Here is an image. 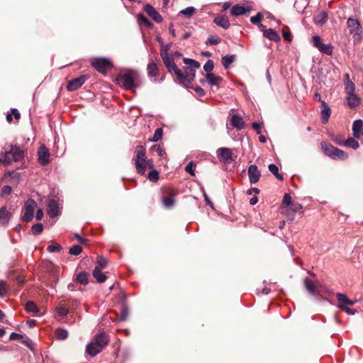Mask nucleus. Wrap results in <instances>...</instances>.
<instances>
[{"instance_id":"nucleus-1","label":"nucleus","mask_w":363,"mask_h":363,"mask_svg":"<svg viewBox=\"0 0 363 363\" xmlns=\"http://www.w3.org/2000/svg\"><path fill=\"white\" fill-rule=\"evenodd\" d=\"M116 81L118 85L128 90L138 87L142 83L138 72L131 69L118 74Z\"/></svg>"},{"instance_id":"nucleus-2","label":"nucleus","mask_w":363,"mask_h":363,"mask_svg":"<svg viewBox=\"0 0 363 363\" xmlns=\"http://www.w3.org/2000/svg\"><path fill=\"white\" fill-rule=\"evenodd\" d=\"M109 339L105 333L96 335L91 342L86 347V352L94 357L99 354L103 348L108 343Z\"/></svg>"},{"instance_id":"nucleus-3","label":"nucleus","mask_w":363,"mask_h":363,"mask_svg":"<svg viewBox=\"0 0 363 363\" xmlns=\"http://www.w3.org/2000/svg\"><path fill=\"white\" fill-rule=\"evenodd\" d=\"M347 27L354 43H359L362 39V28L360 22L357 19L349 18L347 21Z\"/></svg>"},{"instance_id":"nucleus-4","label":"nucleus","mask_w":363,"mask_h":363,"mask_svg":"<svg viewBox=\"0 0 363 363\" xmlns=\"http://www.w3.org/2000/svg\"><path fill=\"white\" fill-rule=\"evenodd\" d=\"M146 149L143 146H137L135 150V166L140 174H145L146 172Z\"/></svg>"},{"instance_id":"nucleus-5","label":"nucleus","mask_w":363,"mask_h":363,"mask_svg":"<svg viewBox=\"0 0 363 363\" xmlns=\"http://www.w3.org/2000/svg\"><path fill=\"white\" fill-rule=\"evenodd\" d=\"M322 148L323 150L324 153L334 159V160H346L348 157L347 154L344 151L334 147L332 145L322 143Z\"/></svg>"},{"instance_id":"nucleus-6","label":"nucleus","mask_w":363,"mask_h":363,"mask_svg":"<svg viewBox=\"0 0 363 363\" xmlns=\"http://www.w3.org/2000/svg\"><path fill=\"white\" fill-rule=\"evenodd\" d=\"M37 206L36 202L33 199H28L25 202L22 208L21 219L24 222L31 221L34 216V210Z\"/></svg>"},{"instance_id":"nucleus-7","label":"nucleus","mask_w":363,"mask_h":363,"mask_svg":"<svg viewBox=\"0 0 363 363\" xmlns=\"http://www.w3.org/2000/svg\"><path fill=\"white\" fill-rule=\"evenodd\" d=\"M160 55H161L163 62H164L166 67L167 68L168 71L169 72L173 71L177 77L178 75L180 76L181 75V69H179L177 67V66L174 63V60L172 58V57L168 53H167V50H165L164 52H163V50H162L160 52Z\"/></svg>"},{"instance_id":"nucleus-8","label":"nucleus","mask_w":363,"mask_h":363,"mask_svg":"<svg viewBox=\"0 0 363 363\" xmlns=\"http://www.w3.org/2000/svg\"><path fill=\"white\" fill-rule=\"evenodd\" d=\"M92 66L99 72L105 73L113 66L111 62L106 58H96L93 60Z\"/></svg>"},{"instance_id":"nucleus-9","label":"nucleus","mask_w":363,"mask_h":363,"mask_svg":"<svg viewBox=\"0 0 363 363\" xmlns=\"http://www.w3.org/2000/svg\"><path fill=\"white\" fill-rule=\"evenodd\" d=\"M195 77V69L187 67L184 74L181 71V75L177 76L178 80L184 86H187Z\"/></svg>"},{"instance_id":"nucleus-10","label":"nucleus","mask_w":363,"mask_h":363,"mask_svg":"<svg viewBox=\"0 0 363 363\" xmlns=\"http://www.w3.org/2000/svg\"><path fill=\"white\" fill-rule=\"evenodd\" d=\"M313 43L320 52L327 55H331L333 53V47L330 45L323 43L321 38L318 35L313 37Z\"/></svg>"},{"instance_id":"nucleus-11","label":"nucleus","mask_w":363,"mask_h":363,"mask_svg":"<svg viewBox=\"0 0 363 363\" xmlns=\"http://www.w3.org/2000/svg\"><path fill=\"white\" fill-rule=\"evenodd\" d=\"M219 160L225 163H230L233 161L232 150L228 147H220L216 151Z\"/></svg>"},{"instance_id":"nucleus-12","label":"nucleus","mask_w":363,"mask_h":363,"mask_svg":"<svg viewBox=\"0 0 363 363\" xmlns=\"http://www.w3.org/2000/svg\"><path fill=\"white\" fill-rule=\"evenodd\" d=\"M87 79L86 75H81L79 77L74 78L69 81L67 89L69 91H75L80 88Z\"/></svg>"},{"instance_id":"nucleus-13","label":"nucleus","mask_w":363,"mask_h":363,"mask_svg":"<svg viewBox=\"0 0 363 363\" xmlns=\"http://www.w3.org/2000/svg\"><path fill=\"white\" fill-rule=\"evenodd\" d=\"M144 11L156 23H161L163 21L162 16L150 4H147L144 6Z\"/></svg>"},{"instance_id":"nucleus-14","label":"nucleus","mask_w":363,"mask_h":363,"mask_svg":"<svg viewBox=\"0 0 363 363\" xmlns=\"http://www.w3.org/2000/svg\"><path fill=\"white\" fill-rule=\"evenodd\" d=\"M38 162L42 165H45L49 162L50 160V152L49 150L45 146L41 145L38 151Z\"/></svg>"},{"instance_id":"nucleus-15","label":"nucleus","mask_w":363,"mask_h":363,"mask_svg":"<svg viewBox=\"0 0 363 363\" xmlns=\"http://www.w3.org/2000/svg\"><path fill=\"white\" fill-rule=\"evenodd\" d=\"M248 176L250 184H256L260 178V172L257 167L255 164H251L248 168Z\"/></svg>"},{"instance_id":"nucleus-16","label":"nucleus","mask_w":363,"mask_h":363,"mask_svg":"<svg viewBox=\"0 0 363 363\" xmlns=\"http://www.w3.org/2000/svg\"><path fill=\"white\" fill-rule=\"evenodd\" d=\"M336 297L338 301V307L340 308L342 307H348V306H353L357 302V301L350 300L348 297L344 294L338 293L337 294Z\"/></svg>"},{"instance_id":"nucleus-17","label":"nucleus","mask_w":363,"mask_h":363,"mask_svg":"<svg viewBox=\"0 0 363 363\" xmlns=\"http://www.w3.org/2000/svg\"><path fill=\"white\" fill-rule=\"evenodd\" d=\"M353 136L355 138H359L363 135V121L362 120H356L352 125Z\"/></svg>"},{"instance_id":"nucleus-18","label":"nucleus","mask_w":363,"mask_h":363,"mask_svg":"<svg viewBox=\"0 0 363 363\" xmlns=\"http://www.w3.org/2000/svg\"><path fill=\"white\" fill-rule=\"evenodd\" d=\"M9 152L12 156V160L14 162L21 160L24 155L23 151L17 146H12Z\"/></svg>"},{"instance_id":"nucleus-19","label":"nucleus","mask_w":363,"mask_h":363,"mask_svg":"<svg viewBox=\"0 0 363 363\" xmlns=\"http://www.w3.org/2000/svg\"><path fill=\"white\" fill-rule=\"evenodd\" d=\"M48 214L51 217H56L59 214V206L56 201L50 200L48 205Z\"/></svg>"},{"instance_id":"nucleus-20","label":"nucleus","mask_w":363,"mask_h":363,"mask_svg":"<svg viewBox=\"0 0 363 363\" xmlns=\"http://www.w3.org/2000/svg\"><path fill=\"white\" fill-rule=\"evenodd\" d=\"M345 103L350 108H354L359 106L360 99L355 94L347 95L345 98Z\"/></svg>"},{"instance_id":"nucleus-21","label":"nucleus","mask_w":363,"mask_h":363,"mask_svg":"<svg viewBox=\"0 0 363 363\" xmlns=\"http://www.w3.org/2000/svg\"><path fill=\"white\" fill-rule=\"evenodd\" d=\"M263 35L269 40L274 42H279L281 40L279 33L272 28L265 29L263 30Z\"/></svg>"},{"instance_id":"nucleus-22","label":"nucleus","mask_w":363,"mask_h":363,"mask_svg":"<svg viewBox=\"0 0 363 363\" xmlns=\"http://www.w3.org/2000/svg\"><path fill=\"white\" fill-rule=\"evenodd\" d=\"M321 106L323 108L321 111L322 121L323 123H326L330 116L331 110L325 101H321Z\"/></svg>"},{"instance_id":"nucleus-23","label":"nucleus","mask_w":363,"mask_h":363,"mask_svg":"<svg viewBox=\"0 0 363 363\" xmlns=\"http://www.w3.org/2000/svg\"><path fill=\"white\" fill-rule=\"evenodd\" d=\"M304 286L306 290L312 295L318 294L317 285L309 278L306 277L303 280Z\"/></svg>"},{"instance_id":"nucleus-24","label":"nucleus","mask_w":363,"mask_h":363,"mask_svg":"<svg viewBox=\"0 0 363 363\" xmlns=\"http://www.w3.org/2000/svg\"><path fill=\"white\" fill-rule=\"evenodd\" d=\"M213 21L218 26L224 29H228L230 25L228 18L225 16H218L214 18Z\"/></svg>"},{"instance_id":"nucleus-25","label":"nucleus","mask_w":363,"mask_h":363,"mask_svg":"<svg viewBox=\"0 0 363 363\" xmlns=\"http://www.w3.org/2000/svg\"><path fill=\"white\" fill-rule=\"evenodd\" d=\"M250 11V7H245L240 5H235L231 9V14L234 16L243 15Z\"/></svg>"},{"instance_id":"nucleus-26","label":"nucleus","mask_w":363,"mask_h":363,"mask_svg":"<svg viewBox=\"0 0 363 363\" xmlns=\"http://www.w3.org/2000/svg\"><path fill=\"white\" fill-rule=\"evenodd\" d=\"M11 218V213L6 209V207H1L0 208V225H6Z\"/></svg>"},{"instance_id":"nucleus-27","label":"nucleus","mask_w":363,"mask_h":363,"mask_svg":"<svg viewBox=\"0 0 363 363\" xmlns=\"http://www.w3.org/2000/svg\"><path fill=\"white\" fill-rule=\"evenodd\" d=\"M147 73L150 77H156L158 75L157 65L152 60H150L147 65Z\"/></svg>"},{"instance_id":"nucleus-28","label":"nucleus","mask_w":363,"mask_h":363,"mask_svg":"<svg viewBox=\"0 0 363 363\" xmlns=\"http://www.w3.org/2000/svg\"><path fill=\"white\" fill-rule=\"evenodd\" d=\"M231 123L233 127L236 128L238 130L242 129L245 125L242 118L238 115H233L232 116Z\"/></svg>"},{"instance_id":"nucleus-29","label":"nucleus","mask_w":363,"mask_h":363,"mask_svg":"<svg viewBox=\"0 0 363 363\" xmlns=\"http://www.w3.org/2000/svg\"><path fill=\"white\" fill-rule=\"evenodd\" d=\"M93 277L97 280L99 283H103L106 280V276L101 272V269L99 268H94L93 270Z\"/></svg>"},{"instance_id":"nucleus-30","label":"nucleus","mask_w":363,"mask_h":363,"mask_svg":"<svg viewBox=\"0 0 363 363\" xmlns=\"http://www.w3.org/2000/svg\"><path fill=\"white\" fill-rule=\"evenodd\" d=\"M206 79L208 84L211 86L218 85L222 80L221 77L216 76L213 73H207Z\"/></svg>"},{"instance_id":"nucleus-31","label":"nucleus","mask_w":363,"mask_h":363,"mask_svg":"<svg viewBox=\"0 0 363 363\" xmlns=\"http://www.w3.org/2000/svg\"><path fill=\"white\" fill-rule=\"evenodd\" d=\"M328 20V13L326 12H321L314 18V23L318 25H322Z\"/></svg>"},{"instance_id":"nucleus-32","label":"nucleus","mask_w":363,"mask_h":363,"mask_svg":"<svg viewBox=\"0 0 363 363\" xmlns=\"http://www.w3.org/2000/svg\"><path fill=\"white\" fill-rule=\"evenodd\" d=\"M344 85L347 96L355 94V85L352 81L344 82Z\"/></svg>"},{"instance_id":"nucleus-33","label":"nucleus","mask_w":363,"mask_h":363,"mask_svg":"<svg viewBox=\"0 0 363 363\" xmlns=\"http://www.w3.org/2000/svg\"><path fill=\"white\" fill-rule=\"evenodd\" d=\"M12 161V156L11 155L9 152H6L5 153L0 154V163H3L4 165H8Z\"/></svg>"},{"instance_id":"nucleus-34","label":"nucleus","mask_w":363,"mask_h":363,"mask_svg":"<svg viewBox=\"0 0 363 363\" xmlns=\"http://www.w3.org/2000/svg\"><path fill=\"white\" fill-rule=\"evenodd\" d=\"M235 55H225L222 57V64L225 69L229 68L230 65L234 62Z\"/></svg>"},{"instance_id":"nucleus-35","label":"nucleus","mask_w":363,"mask_h":363,"mask_svg":"<svg viewBox=\"0 0 363 363\" xmlns=\"http://www.w3.org/2000/svg\"><path fill=\"white\" fill-rule=\"evenodd\" d=\"M137 19L140 23L145 24L149 28L153 26V24L143 13L138 14Z\"/></svg>"},{"instance_id":"nucleus-36","label":"nucleus","mask_w":363,"mask_h":363,"mask_svg":"<svg viewBox=\"0 0 363 363\" xmlns=\"http://www.w3.org/2000/svg\"><path fill=\"white\" fill-rule=\"evenodd\" d=\"M269 170L276 177L277 179L279 180H283V176L279 173V168L276 164H270L269 165Z\"/></svg>"},{"instance_id":"nucleus-37","label":"nucleus","mask_w":363,"mask_h":363,"mask_svg":"<svg viewBox=\"0 0 363 363\" xmlns=\"http://www.w3.org/2000/svg\"><path fill=\"white\" fill-rule=\"evenodd\" d=\"M345 145L351 147L354 150H357L359 146V143L354 138H348L345 142Z\"/></svg>"},{"instance_id":"nucleus-38","label":"nucleus","mask_w":363,"mask_h":363,"mask_svg":"<svg viewBox=\"0 0 363 363\" xmlns=\"http://www.w3.org/2000/svg\"><path fill=\"white\" fill-rule=\"evenodd\" d=\"M183 61H184V64H186L190 67L189 68L196 69L200 67L199 62L194 60L189 59V58H184L183 60Z\"/></svg>"},{"instance_id":"nucleus-39","label":"nucleus","mask_w":363,"mask_h":363,"mask_svg":"<svg viewBox=\"0 0 363 363\" xmlns=\"http://www.w3.org/2000/svg\"><path fill=\"white\" fill-rule=\"evenodd\" d=\"M77 281L84 285L88 284V274L86 272H81L77 277Z\"/></svg>"},{"instance_id":"nucleus-40","label":"nucleus","mask_w":363,"mask_h":363,"mask_svg":"<svg viewBox=\"0 0 363 363\" xmlns=\"http://www.w3.org/2000/svg\"><path fill=\"white\" fill-rule=\"evenodd\" d=\"M195 11H196V9H195L194 7L189 6V7H187V8L182 10L180 11V13L184 15V16H186L188 18H190V17H191L194 14Z\"/></svg>"},{"instance_id":"nucleus-41","label":"nucleus","mask_w":363,"mask_h":363,"mask_svg":"<svg viewBox=\"0 0 363 363\" xmlns=\"http://www.w3.org/2000/svg\"><path fill=\"white\" fill-rule=\"evenodd\" d=\"M26 308L28 312L37 313L39 309L37 305L33 301H28L26 304Z\"/></svg>"},{"instance_id":"nucleus-42","label":"nucleus","mask_w":363,"mask_h":363,"mask_svg":"<svg viewBox=\"0 0 363 363\" xmlns=\"http://www.w3.org/2000/svg\"><path fill=\"white\" fill-rule=\"evenodd\" d=\"M107 266V260L104 257H97V265L95 268H99V269H103L106 268Z\"/></svg>"},{"instance_id":"nucleus-43","label":"nucleus","mask_w":363,"mask_h":363,"mask_svg":"<svg viewBox=\"0 0 363 363\" xmlns=\"http://www.w3.org/2000/svg\"><path fill=\"white\" fill-rule=\"evenodd\" d=\"M56 336L60 340H65L68 336V332L66 330L58 328L56 330Z\"/></svg>"},{"instance_id":"nucleus-44","label":"nucleus","mask_w":363,"mask_h":363,"mask_svg":"<svg viewBox=\"0 0 363 363\" xmlns=\"http://www.w3.org/2000/svg\"><path fill=\"white\" fill-rule=\"evenodd\" d=\"M162 203L166 208H171L174 204V200L173 198L169 196L163 197Z\"/></svg>"},{"instance_id":"nucleus-45","label":"nucleus","mask_w":363,"mask_h":363,"mask_svg":"<svg viewBox=\"0 0 363 363\" xmlns=\"http://www.w3.org/2000/svg\"><path fill=\"white\" fill-rule=\"evenodd\" d=\"M43 230V225L40 223L33 225L31 228V231L34 235H38L41 233Z\"/></svg>"},{"instance_id":"nucleus-46","label":"nucleus","mask_w":363,"mask_h":363,"mask_svg":"<svg viewBox=\"0 0 363 363\" xmlns=\"http://www.w3.org/2000/svg\"><path fill=\"white\" fill-rule=\"evenodd\" d=\"M147 178L150 182H156L159 179L158 172L155 169H152L148 174Z\"/></svg>"},{"instance_id":"nucleus-47","label":"nucleus","mask_w":363,"mask_h":363,"mask_svg":"<svg viewBox=\"0 0 363 363\" xmlns=\"http://www.w3.org/2000/svg\"><path fill=\"white\" fill-rule=\"evenodd\" d=\"M162 129L157 128L155 131L154 135L152 138L150 140L152 142H157L162 138Z\"/></svg>"},{"instance_id":"nucleus-48","label":"nucleus","mask_w":363,"mask_h":363,"mask_svg":"<svg viewBox=\"0 0 363 363\" xmlns=\"http://www.w3.org/2000/svg\"><path fill=\"white\" fill-rule=\"evenodd\" d=\"M82 251V248L79 245H73L69 249V253L72 255H79Z\"/></svg>"},{"instance_id":"nucleus-49","label":"nucleus","mask_w":363,"mask_h":363,"mask_svg":"<svg viewBox=\"0 0 363 363\" xmlns=\"http://www.w3.org/2000/svg\"><path fill=\"white\" fill-rule=\"evenodd\" d=\"M56 310H57L58 315L61 317L66 316L69 313L68 309L63 306H57Z\"/></svg>"},{"instance_id":"nucleus-50","label":"nucleus","mask_w":363,"mask_h":363,"mask_svg":"<svg viewBox=\"0 0 363 363\" xmlns=\"http://www.w3.org/2000/svg\"><path fill=\"white\" fill-rule=\"evenodd\" d=\"M220 43V39L216 35H211L208 37L206 43L210 45H218Z\"/></svg>"},{"instance_id":"nucleus-51","label":"nucleus","mask_w":363,"mask_h":363,"mask_svg":"<svg viewBox=\"0 0 363 363\" xmlns=\"http://www.w3.org/2000/svg\"><path fill=\"white\" fill-rule=\"evenodd\" d=\"M263 18V16L261 13H258L256 16L251 17L250 21L255 25H257L261 23Z\"/></svg>"},{"instance_id":"nucleus-52","label":"nucleus","mask_w":363,"mask_h":363,"mask_svg":"<svg viewBox=\"0 0 363 363\" xmlns=\"http://www.w3.org/2000/svg\"><path fill=\"white\" fill-rule=\"evenodd\" d=\"M213 68L214 64L213 62L211 60H208L203 66V69L208 73H211Z\"/></svg>"},{"instance_id":"nucleus-53","label":"nucleus","mask_w":363,"mask_h":363,"mask_svg":"<svg viewBox=\"0 0 363 363\" xmlns=\"http://www.w3.org/2000/svg\"><path fill=\"white\" fill-rule=\"evenodd\" d=\"M61 249H62V247L60 245H50L48 247V251L50 252H60Z\"/></svg>"},{"instance_id":"nucleus-54","label":"nucleus","mask_w":363,"mask_h":363,"mask_svg":"<svg viewBox=\"0 0 363 363\" xmlns=\"http://www.w3.org/2000/svg\"><path fill=\"white\" fill-rule=\"evenodd\" d=\"M291 203V196L289 194H285L283 199V205L289 206Z\"/></svg>"},{"instance_id":"nucleus-55","label":"nucleus","mask_w":363,"mask_h":363,"mask_svg":"<svg viewBox=\"0 0 363 363\" xmlns=\"http://www.w3.org/2000/svg\"><path fill=\"white\" fill-rule=\"evenodd\" d=\"M152 150H155L157 152V153L158 154V155L160 157H162L165 154L164 150L160 145L152 146Z\"/></svg>"},{"instance_id":"nucleus-56","label":"nucleus","mask_w":363,"mask_h":363,"mask_svg":"<svg viewBox=\"0 0 363 363\" xmlns=\"http://www.w3.org/2000/svg\"><path fill=\"white\" fill-rule=\"evenodd\" d=\"M289 208L290 210H291L293 212H297L298 211H300L301 208H302V206L299 203H292L290 206H289Z\"/></svg>"},{"instance_id":"nucleus-57","label":"nucleus","mask_w":363,"mask_h":363,"mask_svg":"<svg viewBox=\"0 0 363 363\" xmlns=\"http://www.w3.org/2000/svg\"><path fill=\"white\" fill-rule=\"evenodd\" d=\"M6 293V283L0 280V296H4Z\"/></svg>"},{"instance_id":"nucleus-58","label":"nucleus","mask_w":363,"mask_h":363,"mask_svg":"<svg viewBox=\"0 0 363 363\" xmlns=\"http://www.w3.org/2000/svg\"><path fill=\"white\" fill-rule=\"evenodd\" d=\"M11 192V188L9 186H4L1 189V196L9 194Z\"/></svg>"},{"instance_id":"nucleus-59","label":"nucleus","mask_w":363,"mask_h":363,"mask_svg":"<svg viewBox=\"0 0 363 363\" xmlns=\"http://www.w3.org/2000/svg\"><path fill=\"white\" fill-rule=\"evenodd\" d=\"M340 309L344 311L345 312H346L347 314H350V315H354L357 313L356 310L352 309L349 307H342V308H340Z\"/></svg>"},{"instance_id":"nucleus-60","label":"nucleus","mask_w":363,"mask_h":363,"mask_svg":"<svg viewBox=\"0 0 363 363\" xmlns=\"http://www.w3.org/2000/svg\"><path fill=\"white\" fill-rule=\"evenodd\" d=\"M22 338V335L16 333H12L10 335V339L12 340H19Z\"/></svg>"},{"instance_id":"nucleus-61","label":"nucleus","mask_w":363,"mask_h":363,"mask_svg":"<svg viewBox=\"0 0 363 363\" xmlns=\"http://www.w3.org/2000/svg\"><path fill=\"white\" fill-rule=\"evenodd\" d=\"M252 128L256 130L257 134H260L261 133L262 125L260 123H252Z\"/></svg>"},{"instance_id":"nucleus-62","label":"nucleus","mask_w":363,"mask_h":363,"mask_svg":"<svg viewBox=\"0 0 363 363\" xmlns=\"http://www.w3.org/2000/svg\"><path fill=\"white\" fill-rule=\"evenodd\" d=\"M283 37L288 42H290L291 40V33L289 30H284Z\"/></svg>"},{"instance_id":"nucleus-63","label":"nucleus","mask_w":363,"mask_h":363,"mask_svg":"<svg viewBox=\"0 0 363 363\" xmlns=\"http://www.w3.org/2000/svg\"><path fill=\"white\" fill-rule=\"evenodd\" d=\"M185 170L191 175H194L192 168V162H189L185 167Z\"/></svg>"},{"instance_id":"nucleus-64","label":"nucleus","mask_w":363,"mask_h":363,"mask_svg":"<svg viewBox=\"0 0 363 363\" xmlns=\"http://www.w3.org/2000/svg\"><path fill=\"white\" fill-rule=\"evenodd\" d=\"M35 217L38 220H41L43 219V211L42 209L40 208L37 211Z\"/></svg>"}]
</instances>
